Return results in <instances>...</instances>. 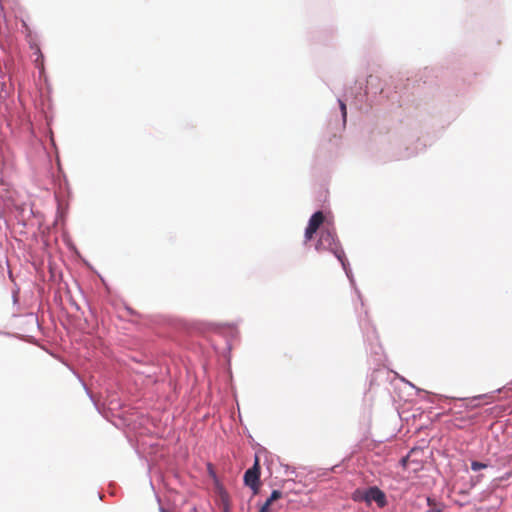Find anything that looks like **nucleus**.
I'll return each instance as SVG.
<instances>
[{"instance_id": "f257e3e1", "label": "nucleus", "mask_w": 512, "mask_h": 512, "mask_svg": "<svg viewBox=\"0 0 512 512\" xmlns=\"http://www.w3.org/2000/svg\"><path fill=\"white\" fill-rule=\"evenodd\" d=\"M315 249L318 252L330 251L337 259L343 262L344 251L341 248L336 233L331 229L325 228L321 230Z\"/></svg>"}, {"instance_id": "f03ea898", "label": "nucleus", "mask_w": 512, "mask_h": 512, "mask_svg": "<svg viewBox=\"0 0 512 512\" xmlns=\"http://www.w3.org/2000/svg\"><path fill=\"white\" fill-rule=\"evenodd\" d=\"M260 460L258 456H255L254 464L251 468H249L244 474V483L246 486L250 487L253 491V495H257L260 490Z\"/></svg>"}, {"instance_id": "7ed1b4c3", "label": "nucleus", "mask_w": 512, "mask_h": 512, "mask_svg": "<svg viewBox=\"0 0 512 512\" xmlns=\"http://www.w3.org/2000/svg\"><path fill=\"white\" fill-rule=\"evenodd\" d=\"M323 222H324V215L321 211H317L311 216L308 226L306 227V230H305V235H304L305 242L310 241L313 238L314 234L319 229V227L323 224Z\"/></svg>"}, {"instance_id": "20e7f679", "label": "nucleus", "mask_w": 512, "mask_h": 512, "mask_svg": "<svg viewBox=\"0 0 512 512\" xmlns=\"http://www.w3.org/2000/svg\"><path fill=\"white\" fill-rule=\"evenodd\" d=\"M367 499L366 504L370 505L373 501L376 502V504L383 508L387 505V499L385 493L379 489L377 486H372L367 489Z\"/></svg>"}, {"instance_id": "39448f33", "label": "nucleus", "mask_w": 512, "mask_h": 512, "mask_svg": "<svg viewBox=\"0 0 512 512\" xmlns=\"http://www.w3.org/2000/svg\"><path fill=\"white\" fill-rule=\"evenodd\" d=\"M366 495H367V489L366 490L356 489L352 494V499L356 502H365L366 503V499H367Z\"/></svg>"}, {"instance_id": "423d86ee", "label": "nucleus", "mask_w": 512, "mask_h": 512, "mask_svg": "<svg viewBox=\"0 0 512 512\" xmlns=\"http://www.w3.org/2000/svg\"><path fill=\"white\" fill-rule=\"evenodd\" d=\"M486 467H487V465L485 463L478 462V461H472L471 462V469L473 471H479V470L484 469Z\"/></svg>"}, {"instance_id": "0eeeda50", "label": "nucleus", "mask_w": 512, "mask_h": 512, "mask_svg": "<svg viewBox=\"0 0 512 512\" xmlns=\"http://www.w3.org/2000/svg\"><path fill=\"white\" fill-rule=\"evenodd\" d=\"M282 497V493L279 490H273L270 497L268 498L272 503Z\"/></svg>"}, {"instance_id": "6e6552de", "label": "nucleus", "mask_w": 512, "mask_h": 512, "mask_svg": "<svg viewBox=\"0 0 512 512\" xmlns=\"http://www.w3.org/2000/svg\"><path fill=\"white\" fill-rule=\"evenodd\" d=\"M427 503L430 506V509L426 512H441V510L436 507L435 503L432 501L431 498H427Z\"/></svg>"}, {"instance_id": "1a4fd4ad", "label": "nucleus", "mask_w": 512, "mask_h": 512, "mask_svg": "<svg viewBox=\"0 0 512 512\" xmlns=\"http://www.w3.org/2000/svg\"><path fill=\"white\" fill-rule=\"evenodd\" d=\"M272 505V502L267 499L265 503L261 506L259 512H270V506Z\"/></svg>"}, {"instance_id": "9d476101", "label": "nucleus", "mask_w": 512, "mask_h": 512, "mask_svg": "<svg viewBox=\"0 0 512 512\" xmlns=\"http://www.w3.org/2000/svg\"><path fill=\"white\" fill-rule=\"evenodd\" d=\"M340 103V108H341V112H342V116L344 118V120L346 119V115H347V111H346V105L343 101H339Z\"/></svg>"}, {"instance_id": "9b49d317", "label": "nucleus", "mask_w": 512, "mask_h": 512, "mask_svg": "<svg viewBox=\"0 0 512 512\" xmlns=\"http://www.w3.org/2000/svg\"><path fill=\"white\" fill-rule=\"evenodd\" d=\"M511 475H512V472H509V473L506 474L505 477H503V479H508L509 477H511Z\"/></svg>"}]
</instances>
